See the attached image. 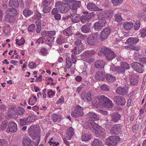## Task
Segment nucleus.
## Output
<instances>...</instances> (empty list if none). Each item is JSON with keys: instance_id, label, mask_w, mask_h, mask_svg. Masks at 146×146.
<instances>
[{"instance_id": "9", "label": "nucleus", "mask_w": 146, "mask_h": 146, "mask_svg": "<svg viewBox=\"0 0 146 146\" xmlns=\"http://www.w3.org/2000/svg\"><path fill=\"white\" fill-rule=\"evenodd\" d=\"M133 69L137 72L142 73L144 70V67L141 63L138 62H133L131 64Z\"/></svg>"}, {"instance_id": "39", "label": "nucleus", "mask_w": 146, "mask_h": 146, "mask_svg": "<svg viewBox=\"0 0 146 146\" xmlns=\"http://www.w3.org/2000/svg\"><path fill=\"white\" fill-rule=\"evenodd\" d=\"M65 37L63 36L60 35L57 38L56 42L58 44H61L65 42Z\"/></svg>"}, {"instance_id": "64", "label": "nucleus", "mask_w": 146, "mask_h": 146, "mask_svg": "<svg viewBox=\"0 0 146 146\" xmlns=\"http://www.w3.org/2000/svg\"><path fill=\"white\" fill-rule=\"evenodd\" d=\"M77 8L75 4H73L70 7V9L74 13H76Z\"/></svg>"}, {"instance_id": "1", "label": "nucleus", "mask_w": 146, "mask_h": 146, "mask_svg": "<svg viewBox=\"0 0 146 146\" xmlns=\"http://www.w3.org/2000/svg\"><path fill=\"white\" fill-rule=\"evenodd\" d=\"M69 8V5L68 4L58 1L55 3V8L52 9V13L53 15H54L58 12L61 13H65L68 11Z\"/></svg>"}, {"instance_id": "63", "label": "nucleus", "mask_w": 146, "mask_h": 146, "mask_svg": "<svg viewBox=\"0 0 146 146\" xmlns=\"http://www.w3.org/2000/svg\"><path fill=\"white\" fill-rule=\"evenodd\" d=\"M28 66L31 69H34L36 67V65L35 63L32 62L29 64Z\"/></svg>"}, {"instance_id": "36", "label": "nucleus", "mask_w": 146, "mask_h": 146, "mask_svg": "<svg viewBox=\"0 0 146 146\" xmlns=\"http://www.w3.org/2000/svg\"><path fill=\"white\" fill-rule=\"evenodd\" d=\"M92 146H102L103 143L99 139H96L94 140L92 143Z\"/></svg>"}, {"instance_id": "48", "label": "nucleus", "mask_w": 146, "mask_h": 146, "mask_svg": "<svg viewBox=\"0 0 146 146\" xmlns=\"http://www.w3.org/2000/svg\"><path fill=\"white\" fill-rule=\"evenodd\" d=\"M141 36L143 38L146 36V27L141 28L139 31Z\"/></svg>"}, {"instance_id": "30", "label": "nucleus", "mask_w": 146, "mask_h": 146, "mask_svg": "<svg viewBox=\"0 0 146 146\" xmlns=\"http://www.w3.org/2000/svg\"><path fill=\"white\" fill-rule=\"evenodd\" d=\"M104 104L103 107L109 108H112L114 105L112 101L108 98L107 100L105 102Z\"/></svg>"}, {"instance_id": "4", "label": "nucleus", "mask_w": 146, "mask_h": 146, "mask_svg": "<svg viewBox=\"0 0 146 146\" xmlns=\"http://www.w3.org/2000/svg\"><path fill=\"white\" fill-rule=\"evenodd\" d=\"M74 110L71 113V115L74 117H81L83 115V109L80 106H77L73 108Z\"/></svg>"}, {"instance_id": "17", "label": "nucleus", "mask_w": 146, "mask_h": 146, "mask_svg": "<svg viewBox=\"0 0 146 146\" xmlns=\"http://www.w3.org/2000/svg\"><path fill=\"white\" fill-rule=\"evenodd\" d=\"M87 9L91 11H100L103 10L99 8L95 4L93 3H89L87 5Z\"/></svg>"}, {"instance_id": "6", "label": "nucleus", "mask_w": 146, "mask_h": 146, "mask_svg": "<svg viewBox=\"0 0 146 146\" xmlns=\"http://www.w3.org/2000/svg\"><path fill=\"white\" fill-rule=\"evenodd\" d=\"M129 68L128 64L125 62H122L120 66L115 67L114 69L116 72L119 74H123L125 72V70Z\"/></svg>"}, {"instance_id": "22", "label": "nucleus", "mask_w": 146, "mask_h": 146, "mask_svg": "<svg viewBox=\"0 0 146 146\" xmlns=\"http://www.w3.org/2000/svg\"><path fill=\"white\" fill-rule=\"evenodd\" d=\"M135 74H131L129 75L130 84L131 85L135 86L138 82L137 78L135 77Z\"/></svg>"}, {"instance_id": "23", "label": "nucleus", "mask_w": 146, "mask_h": 146, "mask_svg": "<svg viewBox=\"0 0 146 146\" xmlns=\"http://www.w3.org/2000/svg\"><path fill=\"white\" fill-rule=\"evenodd\" d=\"M105 74L104 72L98 71L95 76L96 79L98 80H103L105 78Z\"/></svg>"}, {"instance_id": "37", "label": "nucleus", "mask_w": 146, "mask_h": 146, "mask_svg": "<svg viewBox=\"0 0 146 146\" xmlns=\"http://www.w3.org/2000/svg\"><path fill=\"white\" fill-rule=\"evenodd\" d=\"M75 37L77 38L84 40L87 37V36L85 35H82L80 32L78 31L75 34Z\"/></svg>"}, {"instance_id": "2", "label": "nucleus", "mask_w": 146, "mask_h": 146, "mask_svg": "<svg viewBox=\"0 0 146 146\" xmlns=\"http://www.w3.org/2000/svg\"><path fill=\"white\" fill-rule=\"evenodd\" d=\"M101 52L104 53L105 56L108 60H111L116 56V55L114 52L108 48H102L101 49Z\"/></svg>"}, {"instance_id": "41", "label": "nucleus", "mask_w": 146, "mask_h": 146, "mask_svg": "<svg viewBox=\"0 0 146 146\" xmlns=\"http://www.w3.org/2000/svg\"><path fill=\"white\" fill-rule=\"evenodd\" d=\"M33 13V11L29 9H24L23 11V14L26 17L30 16Z\"/></svg>"}, {"instance_id": "59", "label": "nucleus", "mask_w": 146, "mask_h": 146, "mask_svg": "<svg viewBox=\"0 0 146 146\" xmlns=\"http://www.w3.org/2000/svg\"><path fill=\"white\" fill-rule=\"evenodd\" d=\"M28 122L32 123L34 121L35 119V116L34 115H29L27 118H26Z\"/></svg>"}, {"instance_id": "60", "label": "nucleus", "mask_w": 146, "mask_h": 146, "mask_svg": "<svg viewBox=\"0 0 146 146\" xmlns=\"http://www.w3.org/2000/svg\"><path fill=\"white\" fill-rule=\"evenodd\" d=\"M101 89L102 90L109 91L110 89L109 86L103 84L100 87Z\"/></svg>"}, {"instance_id": "51", "label": "nucleus", "mask_w": 146, "mask_h": 146, "mask_svg": "<svg viewBox=\"0 0 146 146\" xmlns=\"http://www.w3.org/2000/svg\"><path fill=\"white\" fill-rule=\"evenodd\" d=\"M16 42L17 44L21 46L25 42L24 39L22 37L21 39L19 40L17 39L16 40Z\"/></svg>"}, {"instance_id": "44", "label": "nucleus", "mask_w": 146, "mask_h": 146, "mask_svg": "<svg viewBox=\"0 0 146 146\" xmlns=\"http://www.w3.org/2000/svg\"><path fill=\"white\" fill-rule=\"evenodd\" d=\"M6 20L8 22H13V19H14V17L11 16L9 14L7 13V14L5 16Z\"/></svg>"}, {"instance_id": "58", "label": "nucleus", "mask_w": 146, "mask_h": 146, "mask_svg": "<svg viewBox=\"0 0 146 146\" xmlns=\"http://www.w3.org/2000/svg\"><path fill=\"white\" fill-rule=\"evenodd\" d=\"M98 18L99 20L105 19L106 18V15L102 13H100L98 15Z\"/></svg>"}, {"instance_id": "11", "label": "nucleus", "mask_w": 146, "mask_h": 146, "mask_svg": "<svg viewBox=\"0 0 146 146\" xmlns=\"http://www.w3.org/2000/svg\"><path fill=\"white\" fill-rule=\"evenodd\" d=\"M28 131L33 139H34V137L39 136L38 133V127L36 125H31Z\"/></svg>"}, {"instance_id": "32", "label": "nucleus", "mask_w": 146, "mask_h": 146, "mask_svg": "<svg viewBox=\"0 0 146 146\" xmlns=\"http://www.w3.org/2000/svg\"><path fill=\"white\" fill-rule=\"evenodd\" d=\"M96 53V52L93 50H87L84 52V55L86 58L89 57L94 55Z\"/></svg>"}, {"instance_id": "13", "label": "nucleus", "mask_w": 146, "mask_h": 146, "mask_svg": "<svg viewBox=\"0 0 146 146\" xmlns=\"http://www.w3.org/2000/svg\"><path fill=\"white\" fill-rule=\"evenodd\" d=\"M114 102L119 106H124L126 102L125 99L123 97L118 96H115L113 99Z\"/></svg>"}, {"instance_id": "7", "label": "nucleus", "mask_w": 146, "mask_h": 146, "mask_svg": "<svg viewBox=\"0 0 146 146\" xmlns=\"http://www.w3.org/2000/svg\"><path fill=\"white\" fill-rule=\"evenodd\" d=\"M87 14L83 15L80 18V21L81 22L83 23H86L88 22L89 20L92 18L95 15L94 12H92L89 13H88L86 12Z\"/></svg>"}, {"instance_id": "27", "label": "nucleus", "mask_w": 146, "mask_h": 146, "mask_svg": "<svg viewBox=\"0 0 146 146\" xmlns=\"http://www.w3.org/2000/svg\"><path fill=\"white\" fill-rule=\"evenodd\" d=\"M139 40L138 37H131L127 39V41L129 44L133 45L137 43Z\"/></svg>"}, {"instance_id": "56", "label": "nucleus", "mask_w": 146, "mask_h": 146, "mask_svg": "<svg viewBox=\"0 0 146 146\" xmlns=\"http://www.w3.org/2000/svg\"><path fill=\"white\" fill-rule=\"evenodd\" d=\"M40 52L41 53V54L43 56L46 55L48 53L47 50L44 47L41 48Z\"/></svg>"}, {"instance_id": "20", "label": "nucleus", "mask_w": 146, "mask_h": 146, "mask_svg": "<svg viewBox=\"0 0 146 146\" xmlns=\"http://www.w3.org/2000/svg\"><path fill=\"white\" fill-rule=\"evenodd\" d=\"M74 129L72 127H70L66 130L65 137L67 139L70 140L74 135Z\"/></svg>"}, {"instance_id": "26", "label": "nucleus", "mask_w": 146, "mask_h": 146, "mask_svg": "<svg viewBox=\"0 0 146 146\" xmlns=\"http://www.w3.org/2000/svg\"><path fill=\"white\" fill-rule=\"evenodd\" d=\"M105 62L102 60H98L95 62L94 65L95 67L97 68H103L104 67Z\"/></svg>"}, {"instance_id": "24", "label": "nucleus", "mask_w": 146, "mask_h": 146, "mask_svg": "<svg viewBox=\"0 0 146 146\" xmlns=\"http://www.w3.org/2000/svg\"><path fill=\"white\" fill-rule=\"evenodd\" d=\"M120 115L117 112L114 113L112 114L110 116L111 121H113L114 122H116L119 119Z\"/></svg>"}, {"instance_id": "33", "label": "nucleus", "mask_w": 146, "mask_h": 146, "mask_svg": "<svg viewBox=\"0 0 146 146\" xmlns=\"http://www.w3.org/2000/svg\"><path fill=\"white\" fill-rule=\"evenodd\" d=\"M133 24L131 22H127L124 23L123 25L124 28L127 30L131 29L133 26Z\"/></svg>"}, {"instance_id": "29", "label": "nucleus", "mask_w": 146, "mask_h": 146, "mask_svg": "<svg viewBox=\"0 0 146 146\" xmlns=\"http://www.w3.org/2000/svg\"><path fill=\"white\" fill-rule=\"evenodd\" d=\"M9 5L12 8L18 7L19 6V2L17 0H10L9 1Z\"/></svg>"}, {"instance_id": "21", "label": "nucleus", "mask_w": 146, "mask_h": 146, "mask_svg": "<svg viewBox=\"0 0 146 146\" xmlns=\"http://www.w3.org/2000/svg\"><path fill=\"white\" fill-rule=\"evenodd\" d=\"M80 16L76 13H73L71 14L70 18H71V21L73 23H78L80 21Z\"/></svg>"}, {"instance_id": "55", "label": "nucleus", "mask_w": 146, "mask_h": 146, "mask_svg": "<svg viewBox=\"0 0 146 146\" xmlns=\"http://www.w3.org/2000/svg\"><path fill=\"white\" fill-rule=\"evenodd\" d=\"M126 47L127 48L129 49L130 50H135L137 51H139V47L135 46H134L132 45L127 46Z\"/></svg>"}, {"instance_id": "49", "label": "nucleus", "mask_w": 146, "mask_h": 146, "mask_svg": "<svg viewBox=\"0 0 146 146\" xmlns=\"http://www.w3.org/2000/svg\"><path fill=\"white\" fill-rule=\"evenodd\" d=\"M50 8L48 6V5H47L46 4H44L42 11L45 13H48L50 11Z\"/></svg>"}, {"instance_id": "14", "label": "nucleus", "mask_w": 146, "mask_h": 146, "mask_svg": "<svg viewBox=\"0 0 146 146\" xmlns=\"http://www.w3.org/2000/svg\"><path fill=\"white\" fill-rule=\"evenodd\" d=\"M110 29L108 28H105L101 32L100 38L101 40L103 41L107 38L110 33Z\"/></svg>"}, {"instance_id": "53", "label": "nucleus", "mask_w": 146, "mask_h": 146, "mask_svg": "<svg viewBox=\"0 0 146 146\" xmlns=\"http://www.w3.org/2000/svg\"><path fill=\"white\" fill-rule=\"evenodd\" d=\"M8 121L7 120H4L1 125V128L3 130H4L7 125Z\"/></svg>"}, {"instance_id": "10", "label": "nucleus", "mask_w": 146, "mask_h": 146, "mask_svg": "<svg viewBox=\"0 0 146 146\" xmlns=\"http://www.w3.org/2000/svg\"><path fill=\"white\" fill-rule=\"evenodd\" d=\"M66 63V66L68 69L70 68L72 64V63H75L76 61V55L75 54H72L71 58L70 56H67L65 60Z\"/></svg>"}, {"instance_id": "15", "label": "nucleus", "mask_w": 146, "mask_h": 146, "mask_svg": "<svg viewBox=\"0 0 146 146\" xmlns=\"http://www.w3.org/2000/svg\"><path fill=\"white\" fill-rule=\"evenodd\" d=\"M121 124L114 125L110 130V133L112 135H117L121 131Z\"/></svg>"}, {"instance_id": "52", "label": "nucleus", "mask_w": 146, "mask_h": 146, "mask_svg": "<svg viewBox=\"0 0 146 146\" xmlns=\"http://www.w3.org/2000/svg\"><path fill=\"white\" fill-rule=\"evenodd\" d=\"M83 49H80V48L77 47H75L73 50H72V51L74 53H73L72 54H80L81 52V50H83Z\"/></svg>"}, {"instance_id": "54", "label": "nucleus", "mask_w": 146, "mask_h": 146, "mask_svg": "<svg viewBox=\"0 0 146 146\" xmlns=\"http://www.w3.org/2000/svg\"><path fill=\"white\" fill-rule=\"evenodd\" d=\"M28 119L27 118L21 119H20V124L21 126H23L26 124L27 122H28Z\"/></svg>"}, {"instance_id": "35", "label": "nucleus", "mask_w": 146, "mask_h": 146, "mask_svg": "<svg viewBox=\"0 0 146 146\" xmlns=\"http://www.w3.org/2000/svg\"><path fill=\"white\" fill-rule=\"evenodd\" d=\"M63 34L66 36H70L73 33L71 30V28L70 27H69L65 29L63 31Z\"/></svg>"}, {"instance_id": "34", "label": "nucleus", "mask_w": 146, "mask_h": 146, "mask_svg": "<svg viewBox=\"0 0 146 146\" xmlns=\"http://www.w3.org/2000/svg\"><path fill=\"white\" fill-rule=\"evenodd\" d=\"M6 12L14 17L16 16L17 15V10L15 9L8 8L6 11Z\"/></svg>"}, {"instance_id": "18", "label": "nucleus", "mask_w": 146, "mask_h": 146, "mask_svg": "<svg viewBox=\"0 0 146 146\" xmlns=\"http://www.w3.org/2000/svg\"><path fill=\"white\" fill-rule=\"evenodd\" d=\"M103 131L104 129L99 126V127L94 131V133L97 137L103 138L106 135V134Z\"/></svg>"}, {"instance_id": "57", "label": "nucleus", "mask_w": 146, "mask_h": 146, "mask_svg": "<svg viewBox=\"0 0 146 146\" xmlns=\"http://www.w3.org/2000/svg\"><path fill=\"white\" fill-rule=\"evenodd\" d=\"M7 141L6 140L3 139L0 140V146H7Z\"/></svg>"}, {"instance_id": "28", "label": "nucleus", "mask_w": 146, "mask_h": 146, "mask_svg": "<svg viewBox=\"0 0 146 146\" xmlns=\"http://www.w3.org/2000/svg\"><path fill=\"white\" fill-rule=\"evenodd\" d=\"M88 126L91 129L95 131L99 127V126L97 123H95L93 121L88 122Z\"/></svg>"}, {"instance_id": "8", "label": "nucleus", "mask_w": 146, "mask_h": 146, "mask_svg": "<svg viewBox=\"0 0 146 146\" xmlns=\"http://www.w3.org/2000/svg\"><path fill=\"white\" fill-rule=\"evenodd\" d=\"M98 35V33H96L89 36L87 39L88 44L92 46L95 45L96 44Z\"/></svg>"}, {"instance_id": "50", "label": "nucleus", "mask_w": 146, "mask_h": 146, "mask_svg": "<svg viewBox=\"0 0 146 146\" xmlns=\"http://www.w3.org/2000/svg\"><path fill=\"white\" fill-rule=\"evenodd\" d=\"M141 25L140 21L139 20L137 21L135 23L134 28L135 30L137 31Z\"/></svg>"}, {"instance_id": "62", "label": "nucleus", "mask_w": 146, "mask_h": 146, "mask_svg": "<svg viewBox=\"0 0 146 146\" xmlns=\"http://www.w3.org/2000/svg\"><path fill=\"white\" fill-rule=\"evenodd\" d=\"M25 112V110L23 108L21 107L19 108V109L17 110V114L18 115H21Z\"/></svg>"}, {"instance_id": "19", "label": "nucleus", "mask_w": 146, "mask_h": 146, "mask_svg": "<svg viewBox=\"0 0 146 146\" xmlns=\"http://www.w3.org/2000/svg\"><path fill=\"white\" fill-rule=\"evenodd\" d=\"M22 143L23 146H33L34 143L29 137H24L22 139Z\"/></svg>"}, {"instance_id": "43", "label": "nucleus", "mask_w": 146, "mask_h": 146, "mask_svg": "<svg viewBox=\"0 0 146 146\" xmlns=\"http://www.w3.org/2000/svg\"><path fill=\"white\" fill-rule=\"evenodd\" d=\"M123 0H111V2L113 6H116L121 5Z\"/></svg>"}, {"instance_id": "12", "label": "nucleus", "mask_w": 146, "mask_h": 146, "mask_svg": "<svg viewBox=\"0 0 146 146\" xmlns=\"http://www.w3.org/2000/svg\"><path fill=\"white\" fill-rule=\"evenodd\" d=\"M128 88L127 86L119 87L116 89V93L123 96L127 95L128 94Z\"/></svg>"}, {"instance_id": "16", "label": "nucleus", "mask_w": 146, "mask_h": 146, "mask_svg": "<svg viewBox=\"0 0 146 146\" xmlns=\"http://www.w3.org/2000/svg\"><path fill=\"white\" fill-rule=\"evenodd\" d=\"M17 125L14 122H11L9 123V126L7 129V132L14 133L17 131Z\"/></svg>"}, {"instance_id": "31", "label": "nucleus", "mask_w": 146, "mask_h": 146, "mask_svg": "<svg viewBox=\"0 0 146 146\" xmlns=\"http://www.w3.org/2000/svg\"><path fill=\"white\" fill-rule=\"evenodd\" d=\"M106 78L108 82L109 83H112L115 80V77L110 74H106Z\"/></svg>"}, {"instance_id": "46", "label": "nucleus", "mask_w": 146, "mask_h": 146, "mask_svg": "<svg viewBox=\"0 0 146 146\" xmlns=\"http://www.w3.org/2000/svg\"><path fill=\"white\" fill-rule=\"evenodd\" d=\"M61 116L60 115H58L56 114H53L52 116V119L54 122H56L58 120L60 119Z\"/></svg>"}, {"instance_id": "25", "label": "nucleus", "mask_w": 146, "mask_h": 146, "mask_svg": "<svg viewBox=\"0 0 146 146\" xmlns=\"http://www.w3.org/2000/svg\"><path fill=\"white\" fill-rule=\"evenodd\" d=\"M86 115L88 118L92 119L94 121L98 120L99 119V117L93 112H89Z\"/></svg>"}, {"instance_id": "40", "label": "nucleus", "mask_w": 146, "mask_h": 146, "mask_svg": "<svg viewBox=\"0 0 146 146\" xmlns=\"http://www.w3.org/2000/svg\"><path fill=\"white\" fill-rule=\"evenodd\" d=\"M91 139V136L89 134H84L82 137V141H86L90 140Z\"/></svg>"}, {"instance_id": "3", "label": "nucleus", "mask_w": 146, "mask_h": 146, "mask_svg": "<svg viewBox=\"0 0 146 146\" xmlns=\"http://www.w3.org/2000/svg\"><path fill=\"white\" fill-rule=\"evenodd\" d=\"M120 138L118 136H111L107 138L105 141V143L108 146H115Z\"/></svg>"}, {"instance_id": "61", "label": "nucleus", "mask_w": 146, "mask_h": 146, "mask_svg": "<svg viewBox=\"0 0 146 146\" xmlns=\"http://www.w3.org/2000/svg\"><path fill=\"white\" fill-rule=\"evenodd\" d=\"M98 22L102 27L105 26L107 24V22L105 19L99 20Z\"/></svg>"}, {"instance_id": "47", "label": "nucleus", "mask_w": 146, "mask_h": 146, "mask_svg": "<svg viewBox=\"0 0 146 146\" xmlns=\"http://www.w3.org/2000/svg\"><path fill=\"white\" fill-rule=\"evenodd\" d=\"M81 30L82 32L85 33H88L90 31V29L84 25L82 27Z\"/></svg>"}, {"instance_id": "5", "label": "nucleus", "mask_w": 146, "mask_h": 146, "mask_svg": "<svg viewBox=\"0 0 146 146\" xmlns=\"http://www.w3.org/2000/svg\"><path fill=\"white\" fill-rule=\"evenodd\" d=\"M107 97L104 95H101L95 98L94 100L92 102V104L97 106H103L104 104L107 100Z\"/></svg>"}, {"instance_id": "42", "label": "nucleus", "mask_w": 146, "mask_h": 146, "mask_svg": "<svg viewBox=\"0 0 146 146\" xmlns=\"http://www.w3.org/2000/svg\"><path fill=\"white\" fill-rule=\"evenodd\" d=\"M93 27L94 29L96 31H100L103 28L102 26H101L98 22H96L94 23L93 25Z\"/></svg>"}, {"instance_id": "38", "label": "nucleus", "mask_w": 146, "mask_h": 146, "mask_svg": "<svg viewBox=\"0 0 146 146\" xmlns=\"http://www.w3.org/2000/svg\"><path fill=\"white\" fill-rule=\"evenodd\" d=\"M75 44L78 46L77 47L80 48V49H84L85 48L84 45L81 43L80 40H77L75 42Z\"/></svg>"}, {"instance_id": "45", "label": "nucleus", "mask_w": 146, "mask_h": 146, "mask_svg": "<svg viewBox=\"0 0 146 146\" xmlns=\"http://www.w3.org/2000/svg\"><path fill=\"white\" fill-rule=\"evenodd\" d=\"M115 20L117 22H121L123 19L121 16V14L120 13H118L115 14L114 16Z\"/></svg>"}]
</instances>
